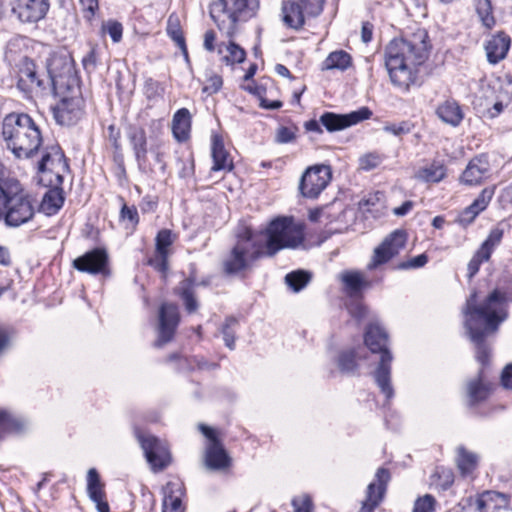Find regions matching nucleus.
<instances>
[{
    "label": "nucleus",
    "instance_id": "nucleus-43",
    "mask_svg": "<svg viewBox=\"0 0 512 512\" xmlns=\"http://www.w3.org/2000/svg\"><path fill=\"white\" fill-rule=\"evenodd\" d=\"M311 280V274L298 270L288 273L285 277L286 284L294 291L299 292L302 290Z\"/></svg>",
    "mask_w": 512,
    "mask_h": 512
},
{
    "label": "nucleus",
    "instance_id": "nucleus-11",
    "mask_svg": "<svg viewBox=\"0 0 512 512\" xmlns=\"http://www.w3.org/2000/svg\"><path fill=\"white\" fill-rule=\"evenodd\" d=\"M324 0H283L282 20L292 29H300L306 17H315L323 10Z\"/></svg>",
    "mask_w": 512,
    "mask_h": 512
},
{
    "label": "nucleus",
    "instance_id": "nucleus-26",
    "mask_svg": "<svg viewBox=\"0 0 512 512\" xmlns=\"http://www.w3.org/2000/svg\"><path fill=\"white\" fill-rule=\"evenodd\" d=\"M495 189V186L485 187L477 198L460 213L459 222L463 225L471 224L487 208L495 194Z\"/></svg>",
    "mask_w": 512,
    "mask_h": 512
},
{
    "label": "nucleus",
    "instance_id": "nucleus-40",
    "mask_svg": "<svg viewBox=\"0 0 512 512\" xmlns=\"http://www.w3.org/2000/svg\"><path fill=\"white\" fill-rule=\"evenodd\" d=\"M352 58L350 54L343 50L331 52L323 62V70L338 69L346 70L351 66Z\"/></svg>",
    "mask_w": 512,
    "mask_h": 512
},
{
    "label": "nucleus",
    "instance_id": "nucleus-28",
    "mask_svg": "<svg viewBox=\"0 0 512 512\" xmlns=\"http://www.w3.org/2000/svg\"><path fill=\"white\" fill-rule=\"evenodd\" d=\"M490 393L491 384L483 381L481 373L466 383V399L471 407L485 401Z\"/></svg>",
    "mask_w": 512,
    "mask_h": 512
},
{
    "label": "nucleus",
    "instance_id": "nucleus-64",
    "mask_svg": "<svg viewBox=\"0 0 512 512\" xmlns=\"http://www.w3.org/2000/svg\"><path fill=\"white\" fill-rule=\"evenodd\" d=\"M413 206L414 203L412 201H405L401 206L393 209V214L396 216H405L412 210Z\"/></svg>",
    "mask_w": 512,
    "mask_h": 512
},
{
    "label": "nucleus",
    "instance_id": "nucleus-27",
    "mask_svg": "<svg viewBox=\"0 0 512 512\" xmlns=\"http://www.w3.org/2000/svg\"><path fill=\"white\" fill-rule=\"evenodd\" d=\"M211 154L213 158L212 171L230 172L233 170V160L224 147L223 139L218 135H214L212 138Z\"/></svg>",
    "mask_w": 512,
    "mask_h": 512
},
{
    "label": "nucleus",
    "instance_id": "nucleus-38",
    "mask_svg": "<svg viewBox=\"0 0 512 512\" xmlns=\"http://www.w3.org/2000/svg\"><path fill=\"white\" fill-rule=\"evenodd\" d=\"M166 32L168 36L175 42V44L181 50L186 61L189 60L188 50L185 42V38L180 26L179 18L172 14L169 16L167 21Z\"/></svg>",
    "mask_w": 512,
    "mask_h": 512
},
{
    "label": "nucleus",
    "instance_id": "nucleus-5",
    "mask_svg": "<svg viewBox=\"0 0 512 512\" xmlns=\"http://www.w3.org/2000/svg\"><path fill=\"white\" fill-rule=\"evenodd\" d=\"M35 208L31 196L22 188L18 181H12L1 191L0 219L8 227H19L31 221Z\"/></svg>",
    "mask_w": 512,
    "mask_h": 512
},
{
    "label": "nucleus",
    "instance_id": "nucleus-24",
    "mask_svg": "<svg viewBox=\"0 0 512 512\" xmlns=\"http://www.w3.org/2000/svg\"><path fill=\"white\" fill-rule=\"evenodd\" d=\"M489 171L490 164L488 158L485 155H479L468 162L459 181L466 186H477L488 177Z\"/></svg>",
    "mask_w": 512,
    "mask_h": 512
},
{
    "label": "nucleus",
    "instance_id": "nucleus-33",
    "mask_svg": "<svg viewBox=\"0 0 512 512\" xmlns=\"http://www.w3.org/2000/svg\"><path fill=\"white\" fill-rule=\"evenodd\" d=\"M162 512H182L181 498L184 495L183 484L179 481H170L164 489Z\"/></svg>",
    "mask_w": 512,
    "mask_h": 512
},
{
    "label": "nucleus",
    "instance_id": "nucleus-60",
    "mask_svg": "<svg viewBox=\"0 0 512 512\" xmlns=\"http://www.w3.org/2000/svg\"><path fill=\"white\" fill-rule=\"evenodd\" d=\"M292 504L295 507V512H311L312 501L307 496L302 498L300 505L296 499H293Z\"/></svg>",
    "mask_w": 512,
    "mask_h": 512
},
{
    "label": "nucleus",
    "instance_id": "nucleus-47",
    "mask_svg": "<svg viewBox=\"0 0 512 512\" xmlns=\"http://www.w3.org/2000/svg\"><path fill=\"white\" fill-rule=\"evenodd\" d=\"M298 133V127L292 126H280L276 130L275 142L278 144H287L294 142Z\"/></svg>",
    "mask_w": 512,
    "mask_h": 512
},
{
    "label": "nucleus",
    "instance_id": "nucleus-56",
    "mask_svg": "<svg viewBox=\"0 0 512 512\" xmlns=\"http://www.w3.org/2000/svg\"><path fill=\"white\" fill-rule=\"evenodd\" d=\"M428 262L426 254H420L408 261L401 262L397 265V269L408 270L423 267Z\"/></svg>",
    "mask_w": 512,
    "mask_h": 512
},
{
    "label": "nucleus",
    "instance_id": "nucleus-51",
    "mask_svg": "<svg viewBox=\"0 0 512 512\" xmlns=\"http://www.w3.org/2000/svg\"><path fill=\"white\" fill-rule=\"evenodd\" d=\"M120 220L128 222L131 228H135L139 223V215L135 206L122 205L120 210Z\"/></svg>",
    "mask_w": 512,
    "mask_h": 512
},
{
    "label": "nucleus",
    "instance_id": "nucleus-59",
    "mask_svg": "<svg viewBox=\"0 0 512 512\" xmlns=\"http://www.w3.org/2000/svg\"><path fill=\"white\" fill-rule=\"evenodd\" d=\"M361 167L365 170L376 168L380 164V157L375 154H368L361 158Z\"/></svg>",
    "mask_w": 512,
    "mask_h": 512
},
{
    "label": "nucleus",
    "instance_id": "nucleus-39",
    "mask_svg": "<svg viewBox=\"0 0 512 512\" xmlns=\"http://www.w3.org/2000/svg\"><path fill=\"white\" fill-rule=\"evenodd\" d=\"M456 464L461 475L468 476L477 468L478 456L465 447L459 446L457 448Z\"/></svg>",
    "mask_w": 512,
    "mask_h": 512
},
{
    "label": "nucleus",
    "instance_id": "nucleus-2",
    "mask_svg": "<svg viewBox=\"0 0 512 512\" xmlns=\"http://www.w3.org/2000/svg\"><path fill=\"white\" fill-rule=\"evenodd\" d=\"M428 34L424 29L406 38L393 39L385 48V66L392 84L404 90L416 80L417 67L429 54Z\"/></svg>",
    "mask_w": 512,
    "mask_h": 512
},
{
    "label": "nucleus",
    "instance_id": "nucleus-25",
    "mask_svg": "<svg viewBox=\"0 0 512 512\" xmlns=\"http://www.w3.org/2000/svg\"><path fill=\"white\" fill-rule=\"evenodd\" d=\"M210 284V280H202L197 282L193 275L182 280L174 289L176 295H178L183 301L185 310L189 313H195L199 308L198 300L195 295V287L202 285L207 286Z\"/></svg>",
    "mask_w": 512,
    "mask_h": 512
},
{
    "label": "nucleus",
    "instance_id": "nucleus-22",
    "mask_svg": "<svg viewBox=\"0 0 512 512\" xmlns=\"http://www.w3.org/2000/svg\"><path fill=\"white\" fill-rule=\"evenodd\" d=\"M371 115L372 112L367 107H362L359 110L352 111L348 114L325 112L320 116L319 121L327 131L335 132L369 119Z\"/></svg>",
    "mask_w": 512,
    "mask_h": 512
},
{
    "label": "nucleus",
    "instance_id": "nucleus-9",
    "mask_svg": "<svg viewBox=\"0 0 512 512\" xmlns=\"http://www.w3.org/2000/svg\"><path fill=\"white\" fill-rule=\"evenodd\" d=\"M47 72L53 94L75 93L79 90L73 59L67 53L52 54L47 60Z\"/></svg>",
    "mask_w": 512,
    "mask_h": 512
},
{
    "label": "nucleus",
    "instance_id": "nucleus-61",
    "mask_svg": "<svg viewBox=\"0 0 512 512\" xmlns=\"http://www.w3.org/2000/svg\"><path fill=\"white\" fill-rule=\"evenodd\" d=\"M215 40H216L215 32L213 30L206 31L204 34V43H203L204 48L209 52H213L215 50V46H214Z\"/></svg>",
    "mask_w": 512,
    "mask_h": 512
},
{
    "label": "nucleus",
    "instance_id": "nucleus-37",
    "mask_svg": "<svg viewBox=\"0 0 512 512\" xmlns=\"http://www.w3.org/2000/svg\"><path fill=\"white\" fill-rule=\"evenodd\" d=\"M446 166L440 161H433L430 164L420 167L415 178L426 183H438L446 177Z\"/></svg>",
    "mask_w": 512,
    "mask_h": 512
},
{
    "label": "nucleus",
    "instance_id": "nucleus-52",
    "mask_svg": "<svg viewBox=\"0 0 512 512\" xmlns=\"http://www.w3.org/2000/svg\"><path fill=\"white\" fill-rule=\"evenodd\" d=\"M236 324H237V320L233 317H229L225 320V323L222 327L223 339H224L225 345L229 349H234L235 337H234L233 327Z\"/></svg>",
    "mask_w": 512,
    "mask_h": 512
},
{
    "label": "nucleus",
    "instance_id": "nucleus-3",
    "mask_svg": "<svg viewBox=\"0 0 512 512\" xmlns=\"http://www.w3.org/2000/svg\"><path fill=\"white\" fill-rule=\"evenodd\" d=\"M2 136L7 148L17 158L34 156L42 144L40 129L28 114L7 115L2 125Z\"/></svg>",
    "mask_w": 512,
    "mask_h": 512
},
{
    "label": "nucleus",
    "instance_id": "nucleus-42",
    "mask_svg": "<svg viewBox=\"0 0 512 512\" xmlns=\"http://www.w3.org/2000/svg\"><path fill=\"white\" fill-rule=\"evenodd\" d=\"M476 13L486 28L490 29L495 25L493 8L490 0H473Z\"/></svg>",
    "mask_w": 512,
    "mask_h": 512
},
{
    "label": "nucleus",
    "instance_id": "nucleus-45",
    "mask_svg": "<svg viewBox=\"0 0 512 512\" xmlns=\"http://www.w3.org/2000/svg\"><path fill=\"white\" fill-rule=\"evenodd\" d=\"M229 44L226 46L227 55L223 57V61L228 65H233L235 63H242L246 58L245 50L232 41V38H229Z\"/></svg>",
    "mask_w": 512,
    "mask_h": 512
},
{
    "label": "nucleus",
    "instance_id": "nucleus-13",
    "mask_svg": "<svg viewBox=\"0 0 512 512\" xmlns=\"http://www.w3.org/2000/svg\"><path fill=\"white\" fill-rule=\"evenodd\" d=\"M59 98V102L52 107L55 121L63 126L76 124L83 115V100L80 92H67L62 94H53Z\"/></svg>",
    "mask_w": 512,
    "mask_h": 512
},
{
    "label": "nucleus",
    "instance_id": "nucleus-17",
    "mask_svg": "<svg viewBox=\"0 0 512 512\" xmlns=\"http://www.w3.org/2000/svg\"><path fill=\"white\" fill-rule=\"evenodd\" d=\"M406 233L402 230H395L384 241L375 248L371 262L367 265L369 270L387 263L405 246Z\"/></svg>",
    "mask_w": 512,
    "mask_h": 512
},
{
    "label": "nucleus",
    "instance_id": "nucleus-62",
    "mask_svg": "<svg viewBox=\"0 0 512 512\" xmlns=\"http://www.w3.org/2000/svg\"><path fill=\"white\" fill-rule=\"evenodd\" d=\"M501 382L505 388L512 389V364L506 366L503 370Z\"/></svg>",
    "mask_w": 512,
    "mask_h": 512
},
{
    "label": "nucleus",
    "instance_id": "nucleus-63",
    "mask_svg": "<svg viewBox=\"0 0 512 512\" xmlns=\"http://www.w3.org/2000/svg\"><path fill=\"white\" fill-rule=\"evenodd\" d=\"M373 36V25L369 22H364L361 28V39L364 43H368L372 40Z\"/></svg>",
    "mask_w": 512,
    "mask_h": 512
},
{
    "label": "nucleus",
    "instance_id": "nucleus-21",
    "mask_svg": "<svg viewBox=\"0 0 512 512\" xmlns=\"http://www.w3.org/2000/svg\"><path fill=\"white\" fill-rule=\"evenodd\" d=\"M49 0H11L12 13L22 23H36L49 11Z\"/></svg>",
    "mask_w": 512,
    "mask_h": 512
},
{
    "label": "nucleus",
    "instance_id": "nucleus-57",
    "mask_svg": "<svg viewBox=\"0 0 512 512\" xmlns=\"http://www.w3.org/2000/svg\"><path fill=\"white\" fill-rule=\"evenodd\" d=\"M84 17L91 19L98 9V0H79Z\"/></svg>",
    "mask_w": 512,
    "mask_h": 512
},
{
    "label": "nucleus",
    "instance_id": "nucleus-20",
    "mask_svg": "<svg viewBox=\"0 0 512 512\" xmlns=\"http://www.w3.org/2000/svg\"><path fill=\"white\" fill-rule=\"evenodd\" d=\"M504 230L503 228L496 226L493 227L487 238L481 244L479 249L475 252L471 260L467 265L468 278L472 279L479 271L480 266L483 262L490 260L492 253L498 247L503 239Z\"/></svg>",
    "mask_w": 512,
    "mask_h": 512
},
{
    "label": "nucleus",
    "instance_id": "nucleus-15",
    "mask_svg": "<svg viewBox=\"0 0 512 512\" xmlns=\"http://www.w3.org/2000/svg\"><path fill=\"white\" fill-rule=\"evenodd\" d=\"M72 266L79 272L109 276V255L104 248H94L75 258Z\"/></svg>",
    "mask_w": 512,
    "mask_h": 512
},
{
    "label": "nucleus",
    "instance_id": "nucleus-19",
    "mask_svg": "<svg viewBox=\"0 0 512 512\" xmlns=\"http://www.w3.org/2000/svg\"><path fill=\"white\" fill-rule=\"evenodd\" d=\"M179 322L180 315L177 305L163 303L159 309L158 338L154 346L159 348L172 341Z\"/></svg>",
    "mask_w": 512,
    "mask_h": 512
},
{
    "label": "nucleus",
    "instance_id": "nucleus-53",
    "mask_svg": "<svg viewBox=\"0 0 512 512\" xmlns=\"http://www.w3.org/2000/svg\"><path fill=\"white\" fill-rule=\"evenodd\" d=\"M98 62L97 46L91 45L88 53L82 58V65L86 72L95 71Z\"/></svg>",
    "mask_w": 512,
    "mask_h": 512
},
{
    "label": "nucleus",
    "instance_id": "nucleus-49",
    "mask_svg": "<svg viewBox=\"0 0 512 512\" xmlns=\"http://www.w3.org/2000/svg\"><path fill=\"white\" fill-rule=\"evenodd\" d=\"M169 255L170 252L161 253L155 250L154 255L148 259L147 264L153 267L158 272L166 273V271L168 270Z\"/></svg>",
    "mask_w": 512,
    "mask_h": 512
},
{
    "label": "nucleus",
    "instance_id": "nucleus-32",
    "mask_svg": "<svg viewBox=\"0 0 512 512\" xmlns=\"http://www.w3.org/2000/svg\"><path fill=\"white\" fill-rule=\"evenodd\" d=\"M127 137L130 145L132 146L138 164H144L147 160L148 152L145 130L142 127L130 126L127 132Z\"/></svg>",
    "mask_w": 512,
    "mask_h": 512
},
{
    "label": "nucleus",
    "instance_id": "nucleus-1",
    "mask_svg": "<svg viewBox=\"0 0 512 512\" xmlns=\"http://www.w3.org/2000/svg\"><path fill=\"white\" fill-rule=\"evenodd\" d=\"M509 299L505 291L494 289L479 304L477 293L474 291L466 300L463 313L465 328L470 339L476 344V358L485 364L488 358V349L484 338L498 330V327L508 317Z\"/></svg>",
    "mask_w": 512,
    "mask_h": 512
},
{
    "label": "nucleus",
    "instance_id": "nucleus-23",
    "mask_svg": "<svg viewBox=\"0 0 512 512\" xmlns=\"http://www.w3.org/2000/svg\"><path fill=\"white\" fill-rule=\"evenodd\" d=\"M389 480V471L385 468H379L375 474V481L367 487L366 499L363 501L359 512H374L384 497Z\"/></svg>",
    "mask_w": 512,
    "mask_h": 512
},
{
    "label": "nucleus",
    "instance_id": "nucleus-36",
    "mask_svg": "<svg viewBox=\"0 0 512 512\" xmlns=\"http://www.w3.org/2000/svg\"><path fill=\"white\" fill-rule=\"evenodd\" d=\"M64 200L62 187H50L42 198L40 210L48 216L54 215L61 209Z\"/></svg>",
    "mask_w": 512,
    "mask_h": 512
},
{
    "label": "nucleus",
    "instance_id": "nucleus-4",
    "mask_svg": "<svg viewBox=\"0 0 512 512\" xmlns=\"http://www.w3.org/2000/svg\"><path fill=\"white\" fill-rule=\"evenodd\" d=\"M364 343L372 353L380 355L373 377L380 391L389 401L394 396V389L391 385V363L393 356L387 347L388 335L380 325L372 323L365 331Z\"/></svg>",
    "mask_w": 512,
    "mask_h": 512
},
{
    "label": "nucleus",
    "instance_id": "nucleus-44",
    "mask_svg": "<svg viewBox=\"0 0 512 512\" xmlns=\"http://www.w3.org/2000/svg\"><path fill=\"white\" fill-rule=\"evenodd\" d=\"M177 236L169 229L160 230L155 238V250L157 252H170L169 247L174 243Z\"/></svg>",
    "mask_w": 512,
    "mask_h": 512
},
{
    "label": "nucleus",
    "instance_id": "nucleus-14",
    "mask_svg": "<svg viewBox=\"0 0 512 512\" xmlns=\"http://www.w3.org/2000/svg\"><path fill=\"white\" fill-rule=\"evenodd\" d=\"M331 179L332 172L329 166L320 164L309 167L300 179L299 191L305 198L316 199Z\"/></svg>",
    "mask_w": 512,
    "mask_h": 512
},
{
    "label": "nucleus",
    "instance_id": "nucleus-34",
    "mask_svg": "<svg viewBox=\"0 0 512 512\" xmlns=\"http://www.w3.org/2000/svg\"><path fill=\"white\" fill-rule=\"evenodd\" d=\"M510 47V38L504 33L493 36L486 44L487 59L496 64L504 59Z\"/></svg>",
    "mask_w": 512,
    "mask_h": 512
},
{
    "label": "nucleus",
    "instance_id": "nucleus-58",
    "mask_svg": "<svg viewBox=\"0 0 512 512\" xmlns=\"http://www.w3.org/2000/svg\"><path fill=\"white\" fill-rule=\"evenodd\" d=\"M386 132H389L395 136L408 134L411 131V127L407 122H401L400 124H391L384 127Z\"/></svg>",
    "mask_w": 512,
    "mask_h": 512
},
{
    "label": "nucleus",
    "instance_id": "nucleus-10",
    "mask_svg": "<svg viewBox=\"0 0 512 512\" xmlns=\"http://www.w3.org/2000/svg\"><path fill=\"white\" fill-rule=\"evenodd\" d=\"M69 171L67 159L59 145L47 146L38 163L39 183L46 187H61Z\"/></svg>",
    "mask_w": 512,
    "mask_h": 512
},
{
    "label": "nucleus",
    "instance_id": "nucleus-31",
    "mask_svg": "<svg viewBox=\"0 0 512 512\" xmlns=\"http://www.w3.org/2000/svg\"><path fill=\"white\" fill-rule=\"evenodd\" d=\"M17 85L24 92L43 91L46 89L44 81L36 75L34 64L28 61L20 69Z\"/></svg>",
    "mask_w": 512,
    "mask_h": 512
},
{
    "label": "nucleus",
    "instance_id": "nucleus-50",
    "mask_svg": "<svg viewBox=\"0 0 512 512\" xmlns=\"http://www.w3.org/2000/svg\"><path fill=\"white\" fill-rule=\"evenodd\" d=\"M206 83L203 87V92L208 93L210 95L217 93L223 85L222 77L213 71H208L206 73Z\"/></svg>",
    "mask_w": 512,
    "mask_h": 512
},
{
    "label": "nucleus",
    "instance_id": "nucleus-46",
    "mask_svg": "<svg viewBox=\"0 0 512 512\" xmlns=\"http://www.w3.org/2000/svg\"><path fill=\"white\" fill-rule=\"evenodd\" d=\"M143 90L145 96L150 101L163 98L165 93L164 85L153 78H147L145 80Z\"/></svg>",
    "mask_w": 512,
    "mask_h": 512
},
{
    "label": "nucleus",
    "instance_id": "nucleus-6",
    "mask_svg": "<svg viewBox=\"0 0 512 512\" xmlns=\"http://www.w3.org/2000/svg\"><path fill=\"white\" fill-rule=\"evenodd\" d=\"M263 256L265 254L262 242L246 229L237 236L236 243L223 259V272L228 276L238 275L250 269Z\"/></svg>",
    "mask_w": 512,
    "mask_h": 512
},
{
    "label": "nucleus",
    "instance_id": "nucleus-41",
    "mask_svg": "<svg viewBox=\"0 0 512 512\" xmlns=\"http://www.w3.org/2000/svg\"><path fill=\"white\" fill-rule=\"evenodd\" d=\"M87 493L91 500L105 497L104 484L95 468H90L87 472Z\"/></svg>",
    "mask_w": 512,
    "mask_h": 512
},
{
    "label": "nucleus",
    "instance_id": "nucleus-8",
    "mask_svg": "<svg viewBox=\"0 0 512 512\" xmlns=\"http://www.w3.org/2000/svg\"><path fill=\"white\" fill-rule=\"evenodd\" d=\"M252 0H215L211 3L209 13L219 30L228 38L236 34V25L245 21L253 13Z\"/></svg>",
    "mask_w": 512,
    "mask_h": 512
},
{
    "label": "nucleus",
    "instance_id": "nucleus-12",
    "mask_svg": "<svg viewBox=\"0 0 512 512\" xmlns=\"http://www.w3.org/2000/svg\"><path fill=\"white\" fill-rule=\"evenodd\" d=\"M510 499L506 494L496 491H484L463 499L460 512H503L507 510Z\"/></svg>",
    "mask_w": 512,
    "mask_h": 512
},
{
    "label": "nucleus",
    "instance_id": "nucleus-18",
    "mask_svg": "<svg viewBox=\"0 0 512 512\" xmlns=\"http://www.w3.org/2000/svg\"><path fill=\"white\" fill-rule=\"evenodd\" d=\"M137 439L144 451L147 462L154 471L162 470L169 464V451L159 439L152 435H143L139 432L137 433Z\"/></svg>",
    "mask_w": 512,
    "mask_h": 512
},
{
    "label": "nucleus",
    "instance_id": "nucleus-54",
    "mask_svg": "<svg viewBox=\"0 0 512 512\" xmlns=\"http://www.w3.org/2000/svg\"><path fill=\"white\" fill-rule=\"evenodd\" d=\"M434 507V497L429 494H426L415 501L413 512H433Z\"/></svg>",
    "mask_w": 512,
    "mask_h": 512
},
{
    "label": "nucleus",
    "instance_id": "nucleus-30",
    "mask_svg": "<svg viewBox=\"0 0 512 512\" xmlns=\"http://www.w3.org/2000/svg\"><path fill=\"white\" fill-rule=\"evenodd\" d=\"M192 115L187 108L178 109L172 119V133L178 142H185L190 137Z\"/></svg>",
    "mask_w": 512,
    "mask_h": 512
},
{
    "label": "nucleus",
    "instance_id": "nucleus-16",
    "mask_svg": "<svg viewBox=\"0 0 512 512\" xmlns=\"http://www.w3.org/2000/svg\"><path fill=\"white\" fill-rule=\"evenodd\" d=\"M203 435L209 440L205 452V464L211 470H225L231 466V457L216 437L214 429L201 424L199 426Z\"/></svg>",
    "mask_w": 512,
    "mask_h": 512
},
{
    "label": "nucleus",
    "instance_id": "nucleus-7",
    "mask_svg": "<svg viewBox=\"0 0 512 512\" xmlns=\"http://www.w3.org/2000/svg\"><path fill=\"white\" fill-rule=\"evenodd\" d=\"M265 256H274L286 248H297L304 241L302 225L295 223L291 217H278L272 220L263 233Z\"/></svg>",
    "mask_w": 512,
    "mask_h": 512
},
{
    "label": "nucleus",
    "instance_id": "nucleus-35",
    "mask_svg": "<svg viewBox=\"0 0 512 512\" xmlns=\"http://www.w3.org/2000/svg\"><path fill=\"white\" fill-rule=\"evenodd\" d=\"M436 115L446 124L457 127L464 118L463 111L455 100H446L439 104Z\"/></svg>",
    "mask_w": 512,
    "mask_h": 512
},
{
    "label": "nucleus",
    "instance_id": "nucleus-55",
    "mask_svg": "<svg viewBox=\"0 0 512 512\" xmlns=\"http://www.w3.org/2000/svg\"><path fill=\"white\" fill-rule=\"evenodd\" d=\"M103 30L109 34L115 43H118L122 39L123 26L118 21H108L103 25Z\"/></svg>",
    "mask_w": 512,
    "mask_h": 512
},
{
    "label": "nucleus",
    "instance_id": "nucleus-48",
    "mask_svg": "<svg viewBox=\"0 0 512 512\" xmlns=\"http://www.w3.org/2000/svg\"><path fill=\"white\" fill-rule=\"evenodd\" d=\"M357 354L354 350L342 352L338 358V366L342 372L351 373L357 368Z\"/></svg>",
    "mask_w": 512,
    "mask_h": 512
},
{
    "label": "nucleus",
    "instance_id": "nucleus-29",
    "mask_svg": "<svg viewBox=\"0 0 512 512\" xmlns=\"http://www.w3.org/2000/svg\"><path fill=\"white\" fill-rule=\"evenodd\" d=\"M339 279L347 295L358 296L363 289L370 287V282L364 274L357 270H345L339 274Z\"/></svg>",
    "mask_w": 512,
    "mask_h": 512
}]
</instances>
